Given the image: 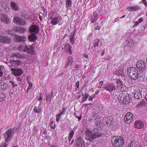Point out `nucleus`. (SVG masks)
<instances>
[{
	"instance_id": "9d476101",
	"label": "nucleus",
	"mask_w": 147,
	"mask_h": 147,
	"mask_svg": "<svg viewBox=\"0 0 147 147\" xmlns=\"http://www.w3.org/2000/svg\"><path fill=\"white\" fill-rule=\"evenodd\" d=\"M29 31L31 34H36L39 31V28L37 25H32L29 29Z\"/></svg>"
},
{
	"instance_id": "052dcab7",
	"label": "nucleus",
	"mask_w": 147,
	"mask_h": 147,
	"mask_svg": "<svg viewBox=\"0 0 147 147\" xmlns=\"http://www.w3.org/2000/svg\"><path fill=\"white\" fill-rule=\"evenodd\" d=\"M3 73L2 71H0V77H2L3 76Z\"/></svg>"
},
{
	"instance_id": "a19ab883",
	"label": "nucleus",
	"mask_w": 147,
	"mask_h": 147,
	"mask_svg": "<svg viewBox=\"0 0 147 147\" xmlns=\"http://www.w3.org/2000/svg\"><path fill=\"white\" fill-rule=\"evenodd\" d=\"M146 105V103L144 100H143L138 104V106H144Z\"/></svg>"
},
{
	"instance_id": "de8ad7c7",
	"label": "nucleus",
	"mask_w": 147,
	"mask_h": 147,
	"mask_svg": "<svg viewBox=\"0 0 147 147\" xmlns=\"http://www.w3.org/2000/svg\"><path fill=\"white\" fill-rule=\"evenodd\" d=\"M76 86L77 88H76V90H78L79 86V81L77 82L76 83Z\"/></svg>"
},
{
	"instance_id": "0e129e2a",
	"label": "nucleus",
	"mask_w": 147,
	"mask_h": 147,
	"mask_svg": "<svg viewBox=\"0 0 147 147\" xmlns=\"http://www.w3.org/2000/svg\"><path fill=\"white\" fill-rule=\"evenodd\" d=\"M95 29L96 30H99L100 29V27L99 26H97V27L96 28H95Z\"/></svg>"
},
{
	"instance_id": "f3484780",
	"label": "nucleus",
	"mask_w": 147,
	"mask_h": 147,
	"mask_svg": "<svg viewBox=\"0 0 147 147\" xmlns=\"http://www.w3.org/2000/svg\"><path fill=\"white\" fill-rule=\"evenodd\" d=\"M125 45L127 47L132 48L134 45V43L131 38L129 37L126 40L125 42Z\"/></svg>"
},
{
	"instance_id": "cd10ccee",
	"label": "nucleus",
	"mask_w": 147,
	"mask_h": 147,
	"mask_svg": "<svg viewBox=\"0 0 147 147\" xmlns=\"http://www.w3.org/2000/svg\"><path fill=\"white\" fill-rule=\"evenodd\" d=\"M17 31H18L19 33H24L26 30V29L24 28L17 27L16 28Z\"/></svg>"
},
{
	"instance_id": "72a5a7b5",
	"label": "nucleus",
	"mask_w": 147,
	"mask_h": 147,
	"mask_svg": "<svg viewBox=\"0 0 147 147\" xmlns=\"http://www.w3.org/2000/svg\"><path fill=\"white\" fill-rule=\"evenodd\" d=\"M72 2L71 0H67L66 1V7L68 8L71 5Z\"/></svg>"
},
{
	"instance_id": "f257e3e1",
	"label": "nucleus",
	"mask_w": 147,
	"mask_h": 147,
	"mask_svg": "<svg viewBox=\"0 0 147 147\" xmlns=\"http://www.w3.org/2000/svg\"><path fill=\"white\" fill-rule=\"evenodd\" d=\"M90 131L88 129L85 130V133L86 136L89 138L88 139L91 141L93 139L100 137L101 136V134L100 132H96Z\"/></svg>"
},
{
	"instance_id": "6e6552de",
	"label": "nucleus",
	"mask_w": 147,
	"mask_h": 147,
	"mask_svg": "<svg viewBox=\"0 0 147 147\" xmlns=\"http://www.w3.org/2000/svg\"><path fill=\"white\" fill-rule=\"evenodd\" d=\"M136 67L140 71H143L146 68V63L142 60H139L137 62Z\"/></svg>"
},
{
	"instance_id": "c85d7f7f",
	"label": "nucleus",
	"mask_w": 147,
	"mask_h": 147,
	"mask_svg": "<svg viewBox=\"0 0 147 147\" xmlns=\"http://www.w3.org/2000/svg\"><path fill=\"white\" fill-rule=\"evenodd\" d=\"M7 87V85L5 83L3 82H1L0 83V89L3 90H5Z\"/></svg>"
},
{
	"instance_id": "37998d69",
	"label": "nucleus",
	"mask_w": 147,
	"mask_h": 147,
	"mask_svg": "<svg viewBox=\"0 0 147 147\" xmlns=\"http://www.w3.org/2000/svg\"><path fill=\"white\" fill-rule=\"evenodd\" d=\"M74 33L73 34L72 36H71V37L70 38V42L72 45H73L74 42Z\"/></svg>"
},
{
	"instance_id": "39448f33",
	"label": "nucleus",
	"mask_w": 147,
	"mask_h": 147,
	"mask_svg": "<svg viewBox=\"0 0 147 147\" xmlns=\"http://www.w3.org/2000/svg\"><path fill=\"white\" fill-rule=\"evenodd\" d=\"M118 99L121 103L124 104H128L130 101L129 96L128 95H126L123 93L119 94Z\"/></svg>"
},
{
	"instance_id": "13d9d810",
	"label": "nucleus",
	"mask_w": 147,
	"mask_h": 147,
	"mask_svg": "<svg viewBox=\"0 0 147 147\" xmlns=\"http://www.w3.org/2000/svg\"><path fill=\"white\" fill-rule=\"evenodd\" d=\"M144 141L147 142V134L145 136L144 139Z\"/></svg>"
},
{
	"instance_id": "79ce46f5",
	"label": "nucleus",
	"mask_w": 147,
	"mask_h": 147,
	"mask_svg": "<svg viewBox=\"0 0 147 147\" xmlns=\"http://www.w3.org/2000/svg\"><path fill=\"white\" fill-rule=\"evenodd\" d=\"M68 62L70 63L71 66L73 63V57L71 56H69L68 58Z\"/></svg>"
},
{
	"instance_id": "423d86ee",
	"label": "nucleus",
	"mask_w": 147,
	"mask_h": 147,
	"mask_svg": "<svg viewBox=\"0 0 147 147\" xmlns=\"http://www.w3.org/2000/svg\"><path fill=\"white\" fill-rule=\"evenodd\" d=\"M22 61L18 59L11 60L8 63V65L9 67L11 68H18L19 66L22 65Z\"/></svg>"
},
{
	"instance_id": "dca6fc26",
	"label": "nucleus",
	"mask_w": 147,
	"mask_h": 147,
	"mask_svg": "<svg viewBox=\"0 0 147 147\" xmlns=\"http://www.w3.org/2000/svg\"><path fill=\"white\" fill-rule=\"evenodd\" d=\"M1 20V22L5 24H8L10 22V20L8 18L7 15L5 14H2L0 15Z\"/></svg>"
},
{
	"instance_id": "7c9ffc66",
	"label": "nucleus",
	"mask_w": 147,
	"mask_h": 147,
	"mask_svg": "<svg viewBox=\"0 0 147 147\" xmlns=\"http://www.w3.org/2000/svg\"><path fill=\"white\" fill-rule=\"evenodd\" d=\"M6 96L3 93H0V102H3L5 100Z\"/></svg>"
},
{
	"instance_id": "aec40b11",
	"label": "nucleus",
	"mask_w": 147,
	"mask_h": 147,
	"mask_svg": "<svg viewBox=\"0 0 147 147\" xmlns=\"http://www.w3.org/2000/svg\"><path fill=\"white\" fill-rule=\"evenodd\" d=\"M105 89H106L107 90L111 92L115 90L116 88L115 86L113 85L108 84L105 86Z\"/></svg>"
},
{
	"instance_id": "5701e85b",
	"label": "nucleus",
	"mask_w": 147,
	"mask_h": 147,
	"mask_svg": "<svg viewBox=\"0 0 147 147\" xmlns=\"http://www.w3.org/2000/svg\"><path fill=\"white\" fill-rule=\"evenodd\" d=\"M135 124V127L138 129H141L144 126L143 123L140 121H136Z\"/></svg>"
},
{
	"instance_id": "f03ea898",
	"label": "nucleus",
	"mask_w": 147,
	"mask_h": 147,
	"mask_svg": "<svg viewBox=\"0 0 147 147\" xmlns=\"http://www.w3.org/2000/svg\"><path fill=\"white\" fill-rule=\"evenodd\" d=\"M13 130V129L11 128L8 129L3 134V135L5 140L4 143L5 146H7L8 144L7 142H9L12 138L14 133Z\"/></svg>"
},
{
	"instance_id": "a878e982",
	"label": "nucleus",
	"mask_w": 147,
	"mask_h": 147,
	"mask_svg": "<svg viewBox=\"0 0 147 147\" xmlns=\"http://www.w3.org/2000/svg\"><path fill=\"white\" fill-rule=\"evenodd\" d=\"M140 8V7L138 6H134L131 7H127V9L129 11H136L137 10H139Z\"/></svg>"
},
{
	"instance_id": "1a4fd4ad",
	"label": "nucleus",
	"mask_w": 147,
	"mask_h": 147,
	"mask_svg": "<svg viewBox=\"0 0 147 147\" xmlns=\"http://www.w3.org/2000/svg\"><path fill=\"white\" fill-rule=\"evenodd\" d=\"M18 68H11L10 70L11 74L15 76H20L23 73V71L20 69Z\"/></svg>"
},
{
	"instance_id": "3c124183",
	"label": "nucleus",
	"mask_w": 147,
	"mask_h": 147,
	"mask_svg": "<svg viewBox=\"0 0 147 147\" xmlns=\"http://www.w3.org/2000/svg\"><path fill=\"white\" fill-rule=\"evenodd\" d=\"M75 69L76 70H78L79 69V66L78 65H76L75 66Z\"/></svg>"
},
{
	"instance_id": "bb28decb",
	"label": "nucleus",
	"mask_w": 147,
	"mask_h": 147,
	"mask_svg": "<svg viewBox=\"0 0 147 147\" xmlns=\"http://www.w3.org/2000/svg\"><path fill=\"white\" fill-rule=\"evenodd\" d=\"M66 52L69 53L70 54H72V51L71 50V47L69 45H65Z\"/></svg>"
},
{
	"instance_id": "e2e57ef3",
	"label": "nucleus",
	"mask_w": 147,
	"mask_h": 147,
	"mask_svg": "<svg viewBox=\"0 0 147 147\" xmlns=\"http://www.w3.org/2000/svg\"><path fill=\"white\" fill-rule=\"evenodd\" d=\"M55 124H54V126H52L51 127L52 129H54L55 128Z\"/></svg>"
},
{
	"instance_id": "8fccbe9b",
	"label": "nucleus",
	"mask_w": 147,
	"mask_h": 147,
	"mask_svg": "<svg viewBox=\"0 0 147 147\" xmlns=\"http://www.w3.org/2000/svg\"><path fill=\"white\" fill-rule=\"evenodd\" d=\"M87 98H86L85 97H83V98L82 100V103L84 102L85 101H86L87 100Z\"/></svg>"
},
{
	"instance_id": "473e14b6",
	"label": "nucleus",
	"mask_w": 147,
	"mask_h": 147,
	"mask_svg": "<svg viewBox=\"0 0 147 147\" xmlns=\"http://www.w3.org/2000/svg\"><path fill=\"white\" fill-rule=\"evenodd\" d=\"M115 73L117 75H124L122 69H118L115 71Z\"/></svg>"
},
{
	"instance_id": "ea45409f",
	"label": "nucleus",
	"mask_w": 147,
	"mask_h": 147,
	"mask_svg": "<svg viewBox=\"0 0 147 147\" xmlns=\"http://www.w3.org/2000/svg\"><path fill=\"white\" fill-rule=\"evenodd\" d=\"M27 46L24 45H20L18 48V50L20 51H21L22 50V49L24 48V49H25V47Z\"/></svg>"
},
{
	"instance_id": "4468645a",
	"label": "nucleus",
	"mask_w": 147,
	"mask_h": 147,
	"mask_svg": "<svg viewBox=\"0 0 147 147\" xmlns=\"http://www.w3.org/2000/svg\"><path fill=\"white\" fill-rule=\"evenodd\" d=\"M13 20L15 23L18 25H23L25 24L24 20L18 17H14Z\"/></svg>"
},
{
	"instance_id": "680f3d73",
	"label": "nucleus",
	"mask_w": 147,
	"mask_h": 147,
	"mask_svg": "<svg viewBox=\"0 0 147 147\" xmlns=\"http://www.w3.org/2000/svg\"><path fill=\"white\" fill-rule=\"evenodd\" d=\"M103 82L102 81H101L100 82V83H99V86H101L102 84H103Z\"/></svg>"
},
{
	"instance_id": "f704fd0d",
	"label": "nucleus",
	"mask_w": 147,
	"mask_h": 147,
	"mask_svg": "<svg viewBox=\"0 0 147 147\" xmlns=\"http://www.w3.org/2000/svg\"><path fill=\"white\" fill-rule=\"evenodd\" d=\"M74 132L73 131H71L69 133L68 136L69 142H70L71 139L74 136Z\"/></svg>"
},
{
	"instance_id": "5fc2aeb1",
	"label": "nucleus",
	"mask_w": 147,
	"mask_h": 147,
	"mask_svg": "<svg viewBox=\"0 0 147 147\" xmlns=\"http://www.w3.org/2000/svg\"><path fill=\"white\" fill-rule=\"evenodd\" d=\"M17 80L18 81L20 82L21 81L20 78L19 77H17Z\"/></svg>"
},
{
	"instance_id": "774afa93",
	"label": "nucleus",
	"mask_w": 147,
	"mask_h": 147,
	"mask_svg": "<svg viewBox=\"0 0 147 147\" xmlns=\"http://www.w3.org/2000/svg\"><path fill=\"white\" fill-rule=\"evenodd\" d=\"M145 98L146 101L147 102V93H146L145 96Z\"/></svg>"
},
{
	"instance_id": "864d4df0",
	"label": "nucleus",
	"mask_w": 147,
	"mask_h": 147,
	"mask_svg": "<svg viewBox=\"0 0 147 147\" xmlns=\"http://www.w3.org/2000/svg\"><path fill=\"white\" fill-rule=\"evenodd\" d=\"M99 92V90H97L96 91V92H95V94H93V95H95V96H96V95L98 94Z\"/></svg>"
},
{
	"instance_id": "0eeeda50",
	"label": "nucleus",
	"mask_w": 147,
	"mask_h": 147,
	"mask_svg": "<svg viewBox=\"0 0 147 147\" xmlns=\"http://www.w3.org/2000/svg\"><path fill=\"white\" fill-rule=\"evenodd\" d=\"M51 18V23L53 25H55L57 24L60 26L62 23H61V20L60 17L58 16H55L52 15Z\"/></svg>"
},
{
	"instance_id": "c9c22d12",
	"label": "nucleus",
	"mask_w": 147,
	"mask_h": 147,
	"mask_svg": "<svg viewBox=\"0 0 147 147\" xmlns=\"http://www.w3.org/2000/svg\"><path fill=\"white\" fill-rule=\"evenodd\" d=\"M52 96V95H46V101L47 102H48L49 103H50L51 102V98Z\"/></svg>"
},
{
	"instance_id": "4d7b16f0",
	"label": "nucleus",
	"mask_w": 147,
	"mask_h": 147,
	"mask_svg": "<svg viewBox=\"0 0 147 147\" xmlns=\"http://www.w3.org/2000/svg\"><path fill=\"white\" fill-rule=\"evenodd\" d=\"M142 21H143L142 18H141L140 19L138 20V23H140L141 22H142Z\"/></svg>"
},
{
	"instance_id": "b1692460",
	"label": "nucleus",
	"mask_w": 147,
	"mask_h": 147,
	"mask_svg": "<svg viewBox=\"0 0 147 147\" xmlns=\"http://www.w3.org/2000/svg\"><path fill=\"white\" fill-rule=\"evenodd\" d=\"M98 14L96 13L95 12L93 14L91 17V23H95L96 22V20H97V18Z\"/></svg>"
},
{
	"instance_id": "4be33fe9",
	"label": "nucleus",
	"mask_w": 147,
	"mask_h": 147,
	"mask_svg": "<svg viewBox=\"0 0 147 147\" xmlns=\"http://www.w3.org/2000/svg\"><path fill=\"white\" fill-rule=\"evenodd\" d=\"M134 96L135 98L137 99H139L142 97V92L140 90H137L134 94Z\"/></svg>"
},
{
	"instance_id": "ddd939ff",
	"label": "nucleus",
	"mask_w": 147,
	"mask_h": 147,
	"mask_svg": "<svg viewBox=\"0 0 147 147\" xmlns=\"http://www.w3.org/2000/svg\"><path fill=\"white\" fill-rule=\"evenodd\" d=\"M11 58H14V57L19 59H24L26 57V55L24 54L20 53L18 52L13 53L11 56Z\"/></svg>"
},
{
	"instance_id": "338daca9",
	"label": "nucleus",
	"mask_w": 147,
	"mask_h": 147,
	"mask_svg": "<svg viewBox=\"0 0 147 147\" xmlns=\"http://www.w3.org/2000/svg\"><path fill=\"white\" fill-rule=\"evenodd\" d=\"M73 142H74V140H72L71 141V142H69V144H70V145H71L72 143H73Z\"/></svg>"
},
{
	"instance_id": "20e7f679",
	"label": "nucleus",
	"mask_w": 147,
	"mask_h": 147,
	"mask_svg": "<svg viewBox=\"0 0 147 147\" xmlns=\"http://www.w3.org/2000/svg\"><path fill=\"white\" fill-rule=\"evenodd\" d=\"M112 143L115 147H122L124 144L122 138L120 136H115L112 140Z\"/></svg>"
},
{
	"instance_id": "49530a36",
	"label": "nucleus",
	"mask_w": 147,
	"mask_h": 147,
	"mask_svg": "<svg viewBox=\"0 0 147 147\" xmlns=\"http://www.w3.org/2000/svg\"><path fill=\"white\" fill-rule=\"evenodd\" d=\"M62 111L60 112V114L62 115V114H64L65 112V108H63L62 109Z\"/></svg>"
},
{
	"instance_id": "69168bd1",
	"label": "nucleus",
	"mask_w": 147,
	"mask_h": 147,
	"mask_svg": "<svg viewBox=\"0 0 147 147\" xmlns=\"http://www.w3.org/2000/svg\"><path fill=\"white\" fill-rule=\"evenodd\" d=\"M105 51H103L102 52V53L101 54V56H102L105 53Z\"/></svg>"
},
{
	"instance_id": "412c9836",
	"label": "nucleus",
	"mask_w": 147,
	"mask_h": 147,
	"mask_svg": "<svg viewBox=\"0 0 147 147\" xmlns=\"http://www.w3.org/2000/svg\"><path fill=\"white\" fill-rule=\"evenodd\" d=\"M14 38L18 42H24L26 40V38L25 36H18L16 35Z\"/></svg>"
},
{
	"instance_id": "9b49d317",
	"label": "nucleus",
	"mask_w": 147,
	"mask_h": 147,
	"mask_svg": "<svg viewBox=\"0 0 147 147\" xmlns=\"http://www.w3.org/2000/svg\"><path fill=\"white\" fill-rule=\"evenodd\" d=\"M133 114L130 113H128L124 117V120L125 122L128 123H130L132 120L133 117Z\"/></svg>"
},
{
	"instance_id": "bf43d9fd",
	"label": "nucleus",
	"mask_w": 147,
	"mask_h": 147,
	"mask_svg": "<svg viewBox=\"0 0 147 147\" xmlns=\"http://www.w3.org/2000/svg\"><path fill=\"white\" fill-rule=\"evenodd\" d=\"M88 96H89L88 94L87 93H85L84 95V97L87 98H88Z\"/></svg>"
},
{
	"instance_id": "c03bdc74",
	"label": "nucleus",
	"mask_w": 147,
	"mask_h": 147,
	"mask_svg": "<svg viewBox=\"0 0 147 147\" xmlns=\"http://www.w3.org/2000/svg\"><path fill=\"white\" fill-rule=\"evenodd\" d=\"M96 113H94L93 114V115L92 116L91 119L90 120V121L91 120L94 121V120H96Z\"/></svg>"
},
{
	"instance_id": "4c0bfd02",
	"label": "nucleus",
	"mask_w": 147,
	"mask_h": 147,
	"mask_svg": "<svg viewBox=\"0 0 147 147\" xmlns=\"http://www.w3.org/2000/svg\"><path fill=\"white\" fill-rule=\"evenodd\" d=\"M61 115L59 113V114H57L56 116V121L57 122H58L59 121V120H60L61 117Z\"/></svg>"
},
{
	"instance_id": "2f4dec72",
	"label": "nucleus",
	"mask_w": 147,
	"mask_h": 147,
	"mask_svg": "<svg viewBox=\"0 0 147 147\" xmlns=\"http://www.w3.org/2000/svg\"><path fill=\"white\" fill-rule=\"evenodd\" d=\"M117 87L119 88L123 85V82L121 81L119 79H117Z\"/></svg>"
},
{
	"instance_id": "a211bd4d",
	"label": "nucleus",
	"mask_w": 147,
	"mask_h": 147,
	"mask_svg": "<svg viewBox=\"0 0 147 147\" xmlns=\"http://www.w3.org/2000/svg\"><path fill=\"white\" fill-rule=\"evenodd\" d=\"M26 48L24 49L23 51L25 52L27 51L28 52L30 53L31 54H33L35 52L33 47L31 46H27L25 47Z\"/></svg>"
},
{
	"instance_id": "2eb2a0df",
	"label": "nucleus",
	"mask_w": 147,
	"mask_h": 147,
	"mask_svg": "<svg viewBox=\"0 0 147 147\" xmlns=\"http://www.w3.org/2000/svg\"><path fill=\"white\" fill-rule=\"evenodd\" d=\"M11 39L7 36H1L0 37V42L1 43H7L10 42Z\"/></svg>"
},
{
	"instance_id": "e433bc0d",
	"label": "nucleus",
	"mask_w": 147,
	"mask_h": 147,
	"mask_svg": "<svg viewBox=\"0 0 147 147\" xmlns=\"http://www.w3.org/2000/svg\"><path fill=\"white\" fill-rule=\"evenodd\" d=\"M135 142L134 140H131V142L128 145V147H135Z\"/></svg>"
},
{
	"instance_id": "7ed1b4c3",
	"label": "nucleus",
	"mask_w": 147,
	"mask_h": 147,
	"mask_svg": "<svg viewBox=\"0 0 147 147\" xmlns=\"http://www.w3.org/2000/svg\"><path fill=\"white\" fill-rule=\"evenodd\" d=\"M127 74L131 79L135 80L138 77V71L135 68L133 67L128 68L127 69Z\"/></svg>"
},
{
	"instance_id": "09e8293b",
	"label": "nucleus",
	"mask_w": 147,
	"mask_h": 147,
	"mask_svg": "<svg viewBox=\"0 0 147 147\" xmlns=\"http://www.w3.org/2000/svg\"><path fill=\"white\" fill-rule=\"evenodd\" d=\"M95 97V95H92L90 96L89 98V100H93V98Z\"/></svg>"
},
{
	"instance_id": "a18cd8bd",
	"label": "nucleus",
	"mask_w": 147,
	"mask_h": 147,
	"mask_svg": "<svg viewBox=\"0 0 147 147\" xmlns=\"http://www.w3.org/2000/svg\"><path fill=\"white\" fill-rule=\"evenodd\" d=\"M140 3H143L145 6L147 7V2L145 0H142L140 2Z\"/></svg>"
},
{
	"instance_id": "58836bf2",
	"label": "nucleus",
	"mask_w": 147,
	"mask_h": 147,
	"mask_svg": "<svg viewBox=\"0 0 147 147\" xmlns=\"http://www.w3.org/2000/svg\"><path fill=\"white\" fill-rule=\"evenodd\" d=\"M99 42V39H96L94 41V43H93L94 47H97L98 46V43Z\"/></svg>"
},
{
	"instance_id": "393cba45",
	"label": "nucleus",
	"mask_w": 147,
	"mask_h": 147,
	"mask_svg": "<svg viewBox=\"0 0 147 147\" xmlns=\"http://www.w3.org/2000/svg\"><path fill=\"white\" fill-rule=\"evenodd\" d=\"M28 38L29 40L33 42H34L37 39L36 34H32L31 35L29 36Z\"/></svg>"
},
{
	"instance_id": "603ef678",
	"label": "nucleus",
	"mask_w": 147,
	"mask_h": 147,
	"mask_svg": "<svg viewBox=\"0 0 147 147\" xmlns=\"http://www.w3.org/2000/svg\"><path fill=\"white\" fill-rule=\"evenodd\" d=\"M10 82L12 84V87L13 88L14 87V82H13L12 81H10Z\"/></svg>"
},
{
	"instance_id": "6ab92c4d",
	"label": "nucleus",
	"mask_w": 147,
	"mask_h": 147,
	"mask_svg": "<svg viewBox=\"0 0 147 147\" xmlns=\"http://www.w3.org/2000/svg\"><path fill=\"white\" fill-rule=\"evenodd\" d=\"M11 8L15 11H18L19 8L18 4L16 3L14 1H12L10 4Z\"/></svg>"
},
{
	"instance_id": "c756f323",
	"label": "nucleus",
	"mask_w": 147,
	"mask_h": 147,
	"mask_svg": "<svg viewBox=\"0 0 147 147\" xmlns=\"http://www.w3.org/2000/svg\"><path fill=\"white\" fill-rule=\"evenodd\" d=\"M34 111L36 113H40L41 112V109L39 106H35L34 108Z\"/></svg>"
},
{
	"instance_id": "f8f14e48",
	"label": "nucleus",
	"mask_w": 147,
	"mask_h": 147,
	"mask_svg": "<svg viewBox=\"0 0 147 147\" xmlns=\"http://www.w3.org/2000/svg\"><path fill=\"white\" fill-rule=\"evenodd\" d=\"M76 144L78 147H85V144L83 138L79 137L77 140Z\"/></svg>"
},
{
	"instance_id": "6e6d98bb",
	"label": "nucleus",
	"mask_w": 147,
	"mask_h": 147,
	"mask_svg": "<svg viewBox=\"0 0 147 147\" xmlns=\"http://www.w3.org/2000/svg\"><path fill=\"white\" fill-rule=\"evenodd\" d=\"M4 68V66L3 65H0V71L3 70Z\"/></svg>"
}]
</instances>
